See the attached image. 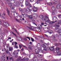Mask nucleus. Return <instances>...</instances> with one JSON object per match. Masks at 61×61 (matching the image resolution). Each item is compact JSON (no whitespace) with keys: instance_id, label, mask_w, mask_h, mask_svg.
<instances>
[{"instance_id":"79ce46f5","label":"nucleus","mask_w":61,"mask_h":61,"mask_svg":"<svg viewBox=\"0 0 61 61\" xmlns=\"http://www.w3.org/2000/svg\"><path fill=\"white\" fill-rule=\"evenodd\" d=\"M19 10L20 11H22L23 10H22V9L21 8H20L19 9Z\"/></svg>"},{"instance_id":"b1692460","label":"nucleus","mask_w":61,"mask_h":61,"mask_svg":"<svg viewBox=\"0 0 61 61\" xmlns=\"http://www.w3.org/2000/svg\"><path fill=\"white\" fill-rule=\"evenodd\" d=\"M14 53L15 55H17L18 53V52L17 51H14Z\"/></svg>"},{"instance_id":"9d476101","label":"nucleus","mask_w":61,"mask_h":61,"mask_svg":"<svg viewBox=\"0 0 61 61\" xmlns=\"http://www.w3.org/2000/svg\"><path fill=\"white\" fill-rule=\"evenodd\" d=\"M47 32L49 33V34H51L53 33V31L50 30H47Z\"/></svg>"},{"instance_id":"680f3d73","label":"nucleus","mask_w":61,"mask_h":61,"mask_svg":"<svg viewBox=\"0 0 61 61\" xmlns=\"http://www.w3.org/2000/svg\"><path fill=\"white\" fill-rule=\"evenodd\" d=\"M12 45H14V42H13L12 43Z\"/></svg>"},{"instance_id":"0e129e2a","label":"nucleus","mask_w":61,"mask_h":61,"mask_svg":"<svg viewBox=\"0 0 61 61\" xmlns=\"http://www.w3.org/2000/svg\"><path fill=\"white\" fill-rule=\"evenodd\" d=\"M8 39H11V37H9L8 38Z\"/></svg>"},{"instance_id":"49530a36","label":"nucleus","mask_w":61,"mask_h":61,"mask_svg":"<svg viewBox=\"0 0 61 61\" xmlns=\"http://www.w3.org/2000/svg\"><path fill=\"white\" fill-rule=\"evenodd\" d=\"M52 14L53 15H55V12H53L52 13Z\"/></svg>"},{"instance_id":"37998d69","label":"nucleus","mask_w":61,"mask_h":61,"mask_svg":"<svg viewBox=\"0 0 61 61\" xmlns=\"http://www.w3.org/2000/svg\"><path fill=\"white\" fill-rule=\"evenodd\" d=\"M12 50V48H9V51H11Z\"/></svg>"},{"instance_id":"f03ea898","label":"nucleus","mask_w":61,"mask_h":61,"mask_svg":"<svg viewBox=\"0 0 61 61\" xmlns=\"http://www.w3.org/2000/svg\"><path fill=\"white\" fill-rule=\"evenodd\" d=\"M8 5L10 7L11 9L12 12H14V15H15H15H16H16H17V13H15V10L14 9V6H12V4H11V3L9 4Z\"/></svg>"},{"instance_id":"c9c22d12","label":"nucleus","mask_w":61,"mask_h":61,"mask_svg":"<svg viewBox=\"0 0 61 61\" xmlns=\"http://www.w3.org/2000/svg\"><path fill=\"white\" fill-rule=\"evenodd\" d=\"M56 38V37L55 36V35L53 36V39H55V38Z\"/></svg>"},{"instance_id":"473e14b6","label":"nucleus","mask_w":61,"mask_h":61,"mask_svg":"<svg viewBox=\"0 0 61 61\" xmlns=\"http://www.w3.org/2000/svg\"><path fill=\"white\" fill-rule=\"evenodd\" d=\"M55 26L56 27H59V25H56Z\"/></svg>"},{"instance_id":"f3484780","label":"nucleus","mask_w":61,"mask_h":61,"mask_svg":"<svg viewBox=\"0 0 61 61\" xmlns=\"http://www.w3.org/2000/svg\"><path fill=\"white\" fill-rule=\"evenodd\" d=\"M57 54V55L58 56H61V53L59 52H57V53H56Z\"/></svg>"},{"instance_id":"8fccbe9b","label":"nucleus","mask_w":61,"mask_h":61,"mask_svg":"<svg viewBox=\"0 0 61 61\" xmlns=\"http://www.w3.org/2000/svg\"><path fill=\"white\" fill-rule=\"evenodd\" d=\"M17 44V43L16 42H15V45H16Z\"/></svg>"},{"instance_id":"1a4fd4ad","label":"nucleus","mask_w":61,"mask_h":61,"mask_svg":"<svg viewBox=\"0 0 61 61\" xmlns=\"http://www.w3.org/2000/svg\"><path fill=\"white\" fill-rule=\"evenodd\" d=\"M3 24L4 25H5V26H8L9 25V23H7L5 22H4Z\"/></svg>"},{"instance_id":"423d86ee","label":"nucleus","mask_w":61,"mask_h":61,"mask_svg":"<svg viewBox=\"0 0 61 61\" xmlns=\"http://www.w3.org/2000/svg\"><path fill=\"white\" fill-rule=\"evenodd\" d=\"M22 46L23 47H25V48H27V47L23 45V44H21V45L20 44H19V48H20V49H21V48L22 47Z\"/></svg>"},{"instance_id":"ea45409f","label":"nucleus","mask_w":61,"mask_h":61,"mask_svg":"<svg viewBox=\"0 0 61 61\" xmlns=\"http://www.w3.org/2000/svg\"><path fill=\"white\" fill-rule=\"evenodd\" d=\"M45 45H46L47 46H48V45H49V43H48L47 44H45L44 46H46Z\"/></svg>"},{"instance_id":"13d9d810","label":"nucleus","mask_w":61,"mask_h":61,"mask_svg":"<svg viewBox=\"0 0 61 61\" xmlns=\"http://www.w3.org/2000/svg\"><path fill=\"white\" fill-rule=\"evenodd\" d=\"M15 58H17V55H15Z\"/></svg>"},{"instance_id":"a878e982","label":"nucleus","mask_w":61,"mask_h":61,"mask_svg":"<svg viewBox=\"0 0 61 61\" xmlns=\"http://www.w3.org/2000/svg\"><path fill=\"white\" fill-rule=\"evenodd\" d=\"M21 57H19L18 58V61H20L21 60Z\"/></svg>"},{"instance_id":"f8f14e48","label":"nucleus","mask_w":61,"mask_h":61,"mask_svg":"<svg viewBox=\"0 0 61 61\" xmlns=\"http://www.w3.org/2000/svg\"><path fill=\"white\" fill-rule=\"evenodd\" d=\"M28 18L30 19H32L33 18V16L31 15H28Z\"/></svg>"},{"instance_id":"2f4dec72","label":"nucleus","mask_w":61,"mask_h":61,"mask_svg":"<svg viewBox=\"0 0 61 61\" xmlns=\"http://www.w3.org/2000/svg\"><path fill=\"white\" fill-rule=\"evenodd\" d=\"M5 15V13H3L2 14V17H4V16Z\"/></svg>"},{"instance_id":"de8ad7c7","label":"nucleus","mask_w":61,"mask_h":61,"mask_svg":"<svg viewBox=\"0 0 61 61\" xmlns=\"http://www.w3.org/2000/svg\"><path fill=\"white\" fill-rule=\"evenodd\" d=\"M15 31L17 33V34H18V35H19V33H18V32H17V30H15Z\"/></svg>"},{"instance_id":"412c9836","label":"nucleus","mask_w":61,"mask_h":61,"mask_svg":"<svg viewBox=\"0 0 61 61\" xmlns=\"http://www.w3.org/2000/svg\"><path fill=\"white\" fill-rule=\"evenodd\" d=\"M47 4L48 5H52V4L51 2L47 3Z\"/></svg>"},{"instance_id":"5701e85b","label":"nucleus","mask_w":61,"mask_h":61,"mask_svg":"<svg viewBox=\"0 0 61 61\" xmlns=\"http://www.w3.org/2000/svg\"><path fill=\"white\" fill-rule=\"evenodd\" d=\"M37 46L38 48H40V44H38Z\"/></svg>"},{"instance_id":"e2e57ef3","label":"nucleus","mask_w":61,"mask_h":61,"mask_svg":"<svg viewBox=\"0 0 61 61\" xmlns=\"http://www.w3.org/2000/svg\"><path fill=\"white\" fill-rule=\"evenodd\" d=\"M42 55H41L39 57H40V58H41V57H42Z\"/></svg>"},{"instance_id":"7c9ffc66","label":"nucleus","mask_w":61,"mask_h":61,"mask_svg":"<svg viewBox=\"0 0 61 61\" xmlns=\"http://www.w3.org/2000/svg\"><path fill=\"white\" fill-rule=\"evenodd\" d=\"M40 17L41 18H43L44 17L43 16L41 15L40 16Z\"/></svg>"},{"instance_id":"bb28decb","label":"nucleus","mask_w":61,"mask_h":61,"mask_svg":"<svg viewBox=\"0 0 61 61\" xmlns=\"http://www.w3.org/2000/svg\"><path fill=\"white\" fill-rule=\"evenodd\" d=\"M57 3V1H56L55 0H54V2H53L54 4V5H56V4Z\"/></svg>"},{"instance_id":"20e7f679","label":"nucleus","mask_w":61,"mask_h":61,"mask_svg":"<svg viewBox=\"0 0 61 61\" xmlns=\"http://www.w3.org/2000/svg\"><path fill=\"white\" fill-rule=\"evenodd\" d=\"M61 49V48H60L57 47L55 48V50L54 51V53H57L58 52H59V50H60Z\"/></svg>"},{"instance_id":"0eeeda50","label":"nucleus","mask_w":61,"mask_h":61,"mask_svg":"<svg viewBox=\"0 0 61 61\" xmlns=\"http://www.w3.org/2000/svg\"><path fill=\"white\" fill-rule=\"evenodd\" d=\"M25 5L26 6H30L31 7V5L30 4V3H28L27 1H26L25 2Z\"/></svg>"},{"instance_id":"c85d7f7f","label":"nucleus","mask_w":61,"mask_h":61,"mask_svg":"<svg viewBox=\"0 0 61 61\" xmlns=\"http://www.w3.org/2000/svg\"><path fill=\"white\" fill-rule=\"evenodd\" d=\"M30 46V45L28 47V48L30 50H32V47L31 46Z\"/></svg>"},{"instance_id":"5fc2aeb1","label":"nucleus","mask_w":61,"mask_h":61,"mask_svg":"<svg viewBox=\"0 0 61 61\" xmlns=\"http://www.w3.org/2000/svg\"><path fill=\"white\" fill-rule=\"evenodd\" d=\"M53 23H54V22L53 21H51V24H53Z\"/></svg>"},{"instance_id":"864d4df0","label":"nucleus","mask_w":61,"mask_h":61,"mask_svg":"<svg viewBox=\"0 0 61 61\" xmlns=\"http://www.w3.org/2000/svg\"><path fill=\"white\" fill-rule=\"evenodd\" d=\"M27 38H28V39H29V40H30V38L29 37H27Z\"/></svg>"},{"instance_id":"4be33fe9","label":"nucleus","mask_w":61,"mask_h":61,"mask_svg":"<svg viewBox=\"0 0 61 61\" xmlns=\"http://www.w3.org/2000/svg\"><path fill=\"white\" fill-rule=\"evenodd\" d=\"M28 60V58L26 57L25 58V60H23V61H27Z\"/></svg>"},{"instance_id":"9b49d317","label":"nucleus","mask_w":61,"mask_h":61,"mask_svg":"<svg viewBox=\"0 0 61 61\" xmlns=\"http://www.w3.org/2000/svg\"><path fill=\"white\" fill-rule=\"evenodd\" d=\"M49 48L50 50H51V51H53L54 50V48L53 47H50Z\"/></svg>"},{"instance_id":"bf43d9fd","label":"nucleus","mask_w":61,"mask_h":61,"mask_svg":"<svg viewBox=\"0 0 61 61\" xmlns=\"http://www.w3.org/2000/svg\"><path fill=\"white\" fill-rule=\"evenodd\" d=\"M41 55L39 54L38 55V57H40V56Z\"/></svg>"},{"instance_id":"c756f323","label":"nucleus","mask_w":61,"mask_h":61,"mask_svg":"<svg viewBox=\"0 0 61 61\" xmlns=\"http://www.w3.org/2000/svg\"><path fill=\"white\" fill-rule=\"evenodd\" d=\"M36 15H37L36 14L34 13L33 14V16L34 17H35L36 16Z\"/></svg>"},{"instance_id":"393cba45","label":"nucleus","mask_w":61,"mask_h":61,"mask_svg":"<svg viewBox=\"0 0 61 61\" xmlns=\"http://www.w3.org/2000/svg\"><path fill=\"white\" fill-rule=\"evenodd\" d=\"M56 8L58 9L59 8H60V5L59 4L57 5L56 6Z\"/></svg>"},{"instance_id":"774afa93","label":"nucleus","mask_w":61,"mask_h":61,"mask_svg":"<svg viewBox=\"0 0 61 61\" xmlns=\"http://www.w3.org/2000/svg\"><path fill=\"white\" fill-rule=\"evenodd\" d=\"M60 8L61 9V5H60Z\"/></svg>"},{"instance_id":"c03bdc74","label":"nucleus","mask_w":61,"mask_h":61,"mask_svg":"<svg viewBox=\"0 0 61 61\" xmlns=\"http://www.w3.org/2000/svg\"><path fill=\"white\" fill-rule=\"evenodd\" d=\"M24 49L23 48H22L21 50V51L22 52L23 51H24Z\"/></svg>"},{"instance_id":"ddd939ff","label":"nucleus","mask_w":61,"mask_h":61,"mask_svg":"<svg viewBox=\"0 0 61 61\" xmlns=\"http://www.w3.org/2000/svg\"><path fill=\"white\" fill-rule=\"evenodd\" d=\"M16 5L17 6H20V4L18 2H16Z\"/></svg>"},{"instance_id":"a18cd8bd","label":"nucleus","mask_w":61,"mask_h":61,"mask_svg":"<svg viewBox=\"0 0 61 61\" xmlns=\"http://www.w3.org/2000/svg\"><path fill=\"white\" fill-rule=\"evenodd\" d=\"M11 33H12V34H13V35H14V36H16V35L15 34V33H13V32H11Z\"/></svg>"},{"instance_id":"4468645a","label":"nucleus","mask_w":61,"mask_h":61,"mask_svg":"<svg viewBox=\"0 0 61 61\" xmlns=\"http://www.w3.org/2000/svg\"><path fill=\"white\" fill-rule=\"evenodd\" d=\"M9 60H12V61H14V58L13 57H10L9 58Z\"/></svg>"},{"instance_id":"603ef678","label":"nucleus","mask_w":61,"mask_h":61,"mask_svg":"<svg viewBox=\"0 0 61 61\" xmlns=\"http://www.w3.org/2000/svg\"><path fill=\"white\" fill-rule=\"evenodd\" d=\"M9 55V56H10L11 55V54H10V53L9 52H8V54H7Z\"/></svg>"},{"instance_id":"aec40b11","label":"nucleus","mask_w":61,"mask_h":61,"mask_svg":"<svg viewBox=\"0 0 61 61\" xmlns=\"http://www.w3.org/2000/svg\"><path fill=\"white\" fill-rule=\"evenodd\" d=\"M58 39H59V40H61V35H58Z\"/></svg>"},{"instance_id":"a211bd4d","label":"nucleus","mask_w":61,"mask_h":61,"mask_svg":"<svg viewBox=\"0 0 61 61\" xmlns=\"http://www.w3.org/2000/svg\"><path fill=\"white\" fill-rule=\"evenodd\" d=\"M51 8L53 11L56 10V8L54 7H52Z\"/></svg>"},{"instance_id":"f257e3e1","label":"nucleus","mask_w":61,"mask_h":61,"mask_svg":"<svg viewBox=\"0 0 61 61\" xmlns=\"http://www.w3.org/2000/svg\"><path fill=\"white\" fill-rule=\"evenodd\" d=\"M42 47L41 49V50L39 49H36L35 50V53L37 54H38L39 52H43V51H47V50L46 46H45V45H43L42 46Z\"/></svg>"},{"instance_id":"6e6552de","label":"nucleus","mask_w":61,"mask_h":61,"mask_svg":"<svg viewBox=\"0 0 61 61\" xmlns=\"http://www.w3.org/2000/svg\"><path fill=\"white\" fill-rule=\"evenodd\" d=\"M37 8L35 7V6H34L33 11V12L34 11V12H36V11H37Z\"/></svg>"},{"instance_id":"dca6fc26","label":"nucleus","mask_w":61,"mask_h":61,"mask_svg":"<svg viewBox=\"0 0 61 61\" xmlns=\"http://www.w3.org/2000/svg\"><path fill=\"white\" fill-rule=\"evenodd\" d=\"M28 28H29V29H31V30H33V29H34V27L33 26H31L30 27H28Z\"/></svg>"},{"instance_id":"3c124183","label":"nucleus","mask_w":61,"mask_h":61,"mask_svg":"<svg viewBox=\"0 0 61 61\" xmlns=\"http://www.w3.org/2000/svg\"><path fill=\"white\" fill-rule=\"evenodd\" d=\"M26 12V13H28V10H27V9H26L25 10Z\"/></svg>"},{"instance_id":"f704fd0d","label":"nucleus","mask_w":61,"mask_h":61,"mask_svg":"<svg viewBox=\"0 0 61 61\" xmlns=\"http://www.w3.org/2000/svg\"><path fill=\"white\" fill-rule=\"evenodd\" d=\"M22 15H25V12H22Z\"/></svg>"},{"instance_id":"6ab92c4d","label":"nucleus","mask_w":61,"mask_h":61,"mask_svg":"<svg viewBox=\"0 0 61 61\" xmlns=\"http://www.w3.org/2000/svg\"><path fill=\"white\" fill-rule=\"evenodd\" d=\"M20 17V18H24L25 17H24V15H21L19 16Z\"/></svg>"},{"instance_id":"4d7b16f0","label":"nucleus","mask_w":61,"mask_h":61,"mask_svg":"<svg viewBox=\"0 0 61 61\" xmlns=\"http://www.w3.org/2000/svg\"><path fill=\"white\" fill-rule=\"evenodd\" d=\"M7 1L9 3L10 2V0H7Z\"/></svg>"},{"instance_id":"72a5a7b5","label":"nucleus","mask_w":61,"mask_h":61,"mask_svg":"<svg viewBox=\"0 0 61 61\" xmlns=\"http://www.w3.org/2000/svg\"><path fill=\"white\" fill-rule=\"evenodd\" d=\"M14 47L16 48H18V46L17 45H15L14 46Z\"/></svg>"},{"instance_id":"338daca9","label":"nucleus","mask_w":61,"mask_h":61,"mask_svg":"<svg viewBox=\"0 0 61 61\" xmlns=\"http://www.w3.org/2000/svg\"><path fill=\"white\" fill-rule=\"evenodd\" d=\"M27 9H28L29 11H32V10L31 9H29V8H28Z\"/></svg>"},{"instance_id":"4c0bfd02","label":"nucleus","mask_w":61,"mask_h":61,"mask_svg":"<svg viewBox=\"0 0 61 61\" xmlns=\"http://www.w3.org/2000/svg\"><path fill=\"white\" fill-rule=\"evenodd\" d=\"M15 55V54L14 52L13 53V54H12V56H14Z\"/></svg>"},{"instance_id":"a19ab883","label":"nucleus","mask_w":61,"mask_h":61,"mask_svg":"<svg viewBox=\"0 0 61 61\" xmlns=\"http://www.w3.org/2000/svg\"><path fill=\"white\" fill-rule=\"evenodd\" d=\"M59 22L58 23V24H61V20H59Z\"/></svg>"},{"instance_id":"58836bf2","label":"nucleus","mask_w":61,"mask_h":61,"mask_svg":"<svg viewBox=\"0 0 61 61\" xmlns=\"http://www.w3.org/2000/svg\"><path fill=\"white\" fill-rule=\"evenodd\" d=\"M31 41H32V42H34V39H33V38H31Z\"/></svg>"},{"instance_id":"cd10ccee","label":"nucleus","mask_w":61,"mask_h":61,"mask_svg":"<svg viewBox=\"0 0 61 61\" xmlns=\"http://www.w3.org/2000/svg\"><path fill=\"white\" fill-rule=\"evenodd\" d=\"M7 13L9 15H10L9 13H10L9 11V10H8V9H7Z\"/></svg>"},{"instance_id":"2eb2a0df","label":"nucleus","mask_w":61,"mask_h":61,"mask_svg":"<svg viewBox=\"0 0 61 61\" xmlns=\"http://www.w3.org/2000/svg\"><path fill=\"white\" fill-rule=\"evenodd\" d=\"M10 2L12 4H14L15 3V0H11Z\"/></svg>"},{"instance_id":"7ed1b4c3","label":"nucleus","mask_w":61,"mask_h":61,"mask_svg":"<svg viewBox=\"0 0 61 61\" xmlns=\"http://www.w3.org/2000/svg\"><path fill=\"white\" fill-rule=\"evenodd\" d=\"M42 20L43 21H46V22L49 23L50 22V20L48 19V17L47 16L45 17L44 18H42Z\"/></svg>"},{"instance_id":"6e6d98bb","label":"nucleus","mask_w":61,"mask_h":61,"mask_svg":"<svg viewBox=\"0 0 61 61\" xmlns=\"http://www.w3.org/2000/svg\"><path fill=\"white\" fill-rule=\"evenodd\" d=\"M25 15L26 17H27V16H28V15H27V14H25Z\"/></svg>"},{"instance_id":"09e8293b","label":"nucleus","mask_w":61,"mask_h":61,"mask_svg":"<svg viewBox=\"0 0 61 61\" xmlns=\"http://www.w3.org/2000/svg\"><path fill=\"white\" fill-rule=\"evenodd\" d=\"M58 17H61V15H58Z\"/></svg>"},{"instance_id":"052dcab7","label":"nucleus","mask_w":61,"mask_h":61,"mask_svg":"<svg viewBox=\"0 0 61 61\" xmlns=\"http://www.w3.org/2000/svg\"><path fill=\"white\" fill-rule=\"evenodd\" d=\"M9 58H8V57H6L7 60H8Z\"/></svg>"},{"instance_id":"69168bd1","label":"nucleus","mask_w":61,"mask_h":61,"mask_svg":"<svg viewBox=\"0 0 61 61\" xmlns=\"http://www.w3.org/2000/svg\"><path fill=\"white\" fill-rule=\"evenodd\" d=\"M6 52L7 53V54H8V53H9V52L8 51H6Z\"/></svg>"},{"instance_id":"e433bc0d","label":"nucleus","mask_w":61,"mask_h":61,"mask_svg":"<svg viewBox=\"0 0 61 61\" xmlns=\"http://www.w3.org/2000/svg\"><path fill=\"white\" fill-rule=\"evenodd\" d=\"M38 27L39 29H41V28L42 27V26L41 25H40V26Z\"/></svg>"},{"instance_id":"39448f33","label":"nucleus","mask_w":61,"mask_h":61,"mask_svg":"<svg viewBox=\"0 0 61 61\" xmlns=\"http://www.w3.org/2000/svg\"><path fill=\"white\" fill-rule=\"evenodd\" d=\"M55 31L57 32V33H58L59 34L61 33V30H59L58 28H56L54 30Z\"/></svg>"}]
</instances>
